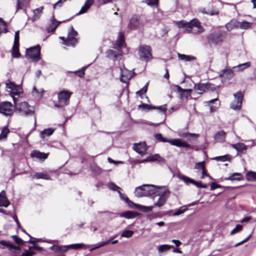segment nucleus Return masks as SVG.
<instances>
[{"mask_svg": "<svg viewBox=\"0 0 256 256\" xmlns=\"http://www.w3.org/2000/svg\"><path fill=\"white\" fill-rule=\"evenodd\" d=\"M206 90L214 91L216 90V88L214 84L210 83L206 84Z\"/></svg>", "mask_w": 256, "mask_h": 256, "instance_id": "nucleus-55", "label": "nucleus"}, {"mask_svg": "<svg viewBox=\"0 0 256 256\" xmlns=\"http://www.w3.org/2000/svg\"><path fill=\"white\" fill-rule=\"evenodd\" d=\"M176 24L180 28H185L188 33L199 34L204 32V28L197 19L194 18L189 22L182 20L176 22Z\"/></svg>", "mask_w": 256, "mask_h": 256, "instance_id": "nucleus-1", "label": "nucleus"}, {"mask_svg": "<svg viewBox=\"0 0 256 256\" xmlns=\"http://www.w3.org/2000/svg\"><path fill=\"white\" fill-rule=\"evenodd\" d=\"M6 91L12 98L14 102H17L18 98L23 92L22 86L9 82L6 83Z\"/></svg>", "mask_w": 256, "mask_h": 256, "instance_id": "nucleus-5", "label": "nucleus"}, {"mask_svg": "<svg viewBox=\"0 0 256 256\" xmlns=\"http://www.w3.org/2000/svg\"><path fill=\"white\" fill-rule=\"evenodd\" d=\"M250 66V62H247L242 64H240L237 66H234V68H238V71H242L246 68H248Z\"/></svg>", "mask_w": 256, "mask_h": 256, "instance_id": "nucleus-38", "label": "nucleus"}, {"mask_svg": "<svg viewBox=\"0 0 256 256\" xmlns=\"http://www.w3.org/2000/svg\"><path fill=\"white\" fill-rule=\"evenodd\" d=\"M78 32L74 30L72 26L70 28L68 32V37L66 39L64 37H60V38L64 41V44L68 46H74L78 42V40L76 38L78 36Z\"/></svg>", "mask_w": 256, "mask_h": 256, "instance_id": "nucleus-7", "label": "nucleus"}, {"mask_svg": "<svg viewBox=\"0 0 256 256\" xmlns=\"http://www.w3.org/2000/svg\"><path fill=\"white\" fill-rule=\"evenodd\" d=\"M214 59L213 54H208L207 56V60L206 62V64L210 66Z\"/></svg>", "mask_w": 256, "mask_h": 256, "instance_id": "nucleus-52", "label": "nucleus"}, {"mask_svg": "<svg viewBox=\"0 0 256 256\" xmlns=\"http://www.w3.org/2000/svg\"><path fill=\"white\" fill-rule=\"evenodd\" d=\"M202 12L204 14H206L210 15L218 14V11L216 9L213 10H208L206 11L205 8H204Z\"/></svg>", "mask_w": 256, "mask_h": 256, "instance_id": "nucleus-49", "label": "nucleus"}, {"mask_svg": "<svg viewBox=\"0 0 256 256\" xmlns=\"http://www.w3.org/2000/svg\"><path fill=\"white\" fill-rule=\"evenodd\" d=\"M178 58L180 60H184V62H189L196 60L195 56L180 54H178Z\"/></svg>", "mask_w": 256, "mask_h": 256, "instance_id": "nucleus-31", "label": "nucleus"}, {"mask_svg": "<svg viewBox=\"0 0 256 256\" xmlns=\"http://www.w3.org/2000/svg\"><path fill=\"white\" fill-rule=\"evenodd\" d=\"M156 139L160 142H168L170 144L172 145L176 146H182L184 148H190V144L185 142H182L180 139H172L168 140L165 138H163L160 134H158L154 135Z\"/></svg>", "mask_w": 256, "mask_h": 256, "instance_id": "nucleus-9", "label": "nucleus"}, {"mask_svg": "<svg viewBox=\"0 0 256 256\" xmlns=\"http://www.w3.org/2000/svg\"><path fill=\"white\" fill-rule=\"evenodd\" d=\"M134 234V232L130 230H124L123 232L121 234V236L122 237H125L127 238H129L131 237Z\"/></svg>", "mask_w": 256, "mask_h": 256, "instance_id": "nucleus-45", "label": "nucleus"}, {"mask_svg": "<svg viewBox=\"0 0 256 256\" xmlns=\"http://www.w3.org/2000/svg\"><path fill=\"white\" fill-rule=\"evenodd\" d=\"M60 22H57L54 20H52V24L48 28V32H54L58 26Z\"/></svg>", "mask_w": 256, "mask_h": 256, "instance_id": "nucleus-37", "label": "nucleus"}, {"mask_svg": "<svg viewBox=\"0 0 256 256\" xmlns=\"http://www.w3.org/2000/svg\"><path fill=\"white\" fill-rule=\"evenodd\" d=\"M0 112L6 116H11L13 114L12 104L9 102L0 103Z\"/></svg>", "mask_w": 256, "mask_h": 256, "instance_id": "nucleus-14", "label": "nucleus"}, {"mask_svg": "<svg viewBox=\"0 0 256 256\" xmlns=\"http://www.w3.org/2000/svg\"><path fill=\"white\" fill-rule=\"evenodd\" d=\"M10 243L5 240H1L0 242V248H4L5 246L8 248Z\"/></svg>", "mask_w": 256, "mask_h": 256, "instance_id": "nucleus-61", "label": "nucleus"}, {"mask_svg": "<svg viewBox=\"0 0 256 256\" xmlns=\"http://www.w3.org/2000/svg\"><path fill=\"white\" fill-rule=\"evenodd\" d=\"M230 155H225L220 156H217L214 158V160H222V162H225L226 160H230Z\"/></svg>", "mask_w": 256, "mask_h": 256, "instance_id": "nucleus-47", "label": "nucleus"}, {"mask_svg": "<svg viewBox=\"0 0 256 256\" xmlns=\"http://www.w3.org/2000/svg\"><path fill=\"white\" fill-rule=\"evenodd\" d=\"M234 100L230 104V108L234 110H240L241 108L243 94L241 92H238L234 94Z\"/></svg>", "mask_w": 256, "mask_h": 256, "instance_id": "nucleus-15", "label": "nucleus"}, {"mask_svg": "<svg viewBox=\"0 0 256 256\" xmlns=\"http://www.w3.org/2000/svg\"><path fill=\"white\" fill-rule=\"evenodd\" d=\"M124 33L120 32L116 42L115 46L113 48V59L121 60L122 54L127 52L126 47Z\"/></svg>", "mask_w": 256, "mask_h": 256, "instance_id": "nucleus-2", "label": "nucleus"}, {"mask_svg": "<svg viewBox=\"0 0 256 256\" xmlns=\"http://www.w3.org/2000/svg\"><path fill=\"white\" fill-rule=\"evenodd\" d=\"M151 48L146 45L142 46L140 47L138 56L140 59L148 60L152 58Z\"/></svg>", "mask_w": 256, "mask_h": 256, "instance_id": "nucleus-13", "label": "nucleus"}, {"mask_svg": "<svg viewBox=\"0 0 256 256\" xmlns=\"http://www.w3.org/2000/svg\"><path fill=\"white\" fill-rule=\"evenodd\" d=\"M180 178L186 184H188L190 183L192 184L194 182V180L186 176H182L180 177Z\"/></svg>", "mask_w": 256, "mask_h": 256, "instance_id": "nucleus-48", "label": "nucleus"}, {"mask_svg": "<svg viewBox=\"0 0 256 256\" xmlns=\"http://www.w3.org/2000/svg\"><path fill=\"white\" fill-rule=\"evenodd\" d=\"M138 214L132 211H127L121 214V216L127 218H132L137 216Z\"/></svg>", "mask_w": 256, "mask_h": 256, "instance_id": "nucleus-32", "label": "nucleus"}, {"mask_svg": "<svg viewBox=\"0 0 256 256\" xmlns=\"http://www.w3.org/2000/svg\"><path fill=\"white\" fill-rule=\"evenodd\" d=\"M119 69L120 72V80L123 82H126L132 77L131 71L126 68L124 65H120Z\"/></svg>", "mask_w": 256, "mask_h": 256, "instance_id": "nucleus-16", "label": "nucleus"}, {"mask_svg": "<svg viewBox=\"0 0 256 256\" xmlns=\"http://www.w3.org/2000/svg\"><path fill=\"white\" fill-rule=\"evenodd\" d=\"M26 56L28 59L38 61L40 57V47L37 46L28 48L26 51Z\"/></svg>", "mask_w": 256, "mask_h": 256, "instance_id": "nucleus-12", "label": "nucleus"}, {"mask_svg": "<svg viewBox=\"0 0 256 256\" xmlns=\"http://www.w3.org/2000/svg\"><path fill=\"white\" fill-rule=\"evenodd\" d=\"M44 8V6H42L33 10V16L32 18V20L33 22H34L40 18L41 14L43 12Z\"/></svg>", "mask_w": 256, "mask_h": 256, "instance_id": "nucleus-22", "label": "nucleus"}, {"mask_svg": "<svg viewBox=\"0 0 256 256\" xmlns=\"http://www.w3.org/2000/svg\"><path fill=\"white\" fill-rule=\"evenodd\" d=\"M134 150L141 155L144 154L146 150L145 142L134 144L133 146Z\"/></svg>", "mask_w": 256, "mask_h": 256, "instance_id": "nucleus-19", "label": "nucleus"}, {"mask_svg": "<svg viewBox=\"0 0 256 256\" xmlns=\"http://www.w3.org/2000/svg\"><path fill=\"white\" fill-rule=\"evenodd\" d=\"M154 160H158L161 163L164 162V160L162 157H160L159 154H158L148 157L146 159L142 160V162Z\"/></svg>", "mask_w": 256, "mask_h": 256, "instance_id": "nucleus-26", "label": "nucleus"}, {"mask_svg": "<svg viewBox=\"0 0 256 256\" xmlns=\"http://www.w3.org/2000/svg\"><path fill=\"white\" fill-rule=\"evenodd\" d=\"M14 44H19V30H18L15 32Z\"/></svg>", "mask_w": 256, "mask_h": 256, "instance_id": "nucleus-58", "label": "nucleus"}, {"mask_svg": "<svg viewBox=\"0 0 256 256\" xmlns=\"http://www.w3.org/2000/svg\"><path fill=\"white\" fill-rule=\"evenodd\" d=\"M173 90L180 94L181 99L184 98H188L190 96V94L192 92V90L190 89H183L178 85H174Z\"/></svg>", "mask_w": 256, "mask_h": 256, "instance_id": "nucleus-17", "label": "nucleus"}, {"mask_svg": "<svg viewBox=\"0 0 256 256\" xmlns=\"http://www.w3.org/2000/svg\"><path fill=\"white\" fill-rule=\"evenodd\" d=\"M183 136L184 137L187 138H194V137H198V134L186 132V133L184 134Z\"/></svg>", "mask_w": 256, "mask_h": 256, "instance_id": "nucleus-54", "label": "nucleus"}, {"mask_svg": "<svg viewBox=\"0 0 256 256\" xmlns=\"http://www.w3.org/2000/svg\"><path fill=\"white\" fill-rule=\"evenodd\" d=\"M194 168L198 170H202L205 169L204 162H198L195 164Z\"/></svg>", "mask_w": 256, "mask_h": 256, "instance_id": "nucleus-50", "label": "nucleus"}, {"mask_svg": "<svg viewBox=\"0 0 256 256\" xmlns=\"http://www.w3.org/2000/svg\"><path fill=\"white\" fill-rule=\"evenodd\" d=\"M186 209L184 208V209H182V210H180V209H179L178 210H177L174 214L173 215L174 216H178V215H180L182 214H183L184 212H185L186 211Z\"/></svg>", "mask_w": 256, "mask_h": 256, "instance_id": "nucleus-62", "label": "nucleus"}, {"mask_svg": "<svg viewBox=\"0 0 256 256\" xmlns=\"http://www.w3.org/2000/svg\"><path fill=\"white\" fill-rule=\"evenodd\" d=\"M12 238L16 244L22 245L24 244V242L22 240L18 237L16 236H12Z\"/></svg>", "mask_w": 256, "mask_h": 256, "instance_id": "nucleus-53", "label": "nucleus"}, {"mask_svg": "<svg viewBox=\"0 0 256 256\" xmlns=\"http://www.w3.org/2000/svg\"><path fill=\"white\" fill-rule=\"evenodd\" d=\"M246 179L248 181H253L256 180V174L252 172H249L246 176Z\"/></svg>", "mask_w": 256, "mask_h": 256, "instance_id": "nucleus-42", "label": "nucleus"}, {"mask_svg": "<svg viewBox=\"0 0 256 256\" xmlns=\"http://www.w3.org/2000/svg\"><path fill=\"white\" fill-rule=\"evenodd\" d=\"M34 254L35 252L26 250L22 253V256H32Z\"/></svg>", "mask_w": 256, "mask_h": 256, "instance_id": "nucleus-59", "label": "nucleus"}, {"mask_svg": "<svg viewBox=\"0 0 256 256\" xmlns=\"http://www.w3.org/2000/svg\"><path fill=\"white\" fill-rule=\"evenodd\" d=\"M10 203L6 197V192L4 190H2L0 193V206L8 207L10 205Z\"/></svg>", "mask_w": 256, "mask_h": 256, "instance_id": "nucleus-21", "label": "nucleus"}, {"mask_svg": "<svg viewBox=\"0 0 256 256\" xmlns=\"http://www.w3.org/2000/svg\"><path fill=\"white\" fill-rule=\"evenodd\" d=\"M144 2L150 6H157L158 0H144Z\"/></svg>", "mask_w": 256, "mask_h": 256, "instance_id": "nucleus-44", "label": "nucleus"}, {"mask_svg": "<svg viewBox=\"0 0 256 256\" xmlns=\"http://www.w3.org/2000/svg\"><path fill=\"white\" fill-rule=\"evenodd\" d=\"M252 23L248 22L246 21H243L240 22L239 27L242 29H247L250 28Z\"/></svg>", "mask_w": 256, "mask_h": 256, "instance_id": "nucleus-41", "label": "nucleus"}, {"mask_svg": "<svg viewBox=\"0 0 256 256\" xmlns=\"http://www.w3.org/2000/svg\"><path fill=\"white\" fill-rule=\"evenodd\" d=\"M10 130L8 127L5 126L2 130L0 134V140L2 139H6L7 137V134L9 133Z\"/></svg>", "mask_w": 256, "mask_h": 256, "instance_id": "nucleus-39", "label": "nucleus"}, {"mask_svg": "<svg viewBox=\"0 0 256 256\" xmlns=\"http://www.w3.org/2000/svg\"><path fill=\"white\" fill-rule=\"evenodd\" d=\"M157 188L152 184H143L136 188L134 194L137 197L152 196L154 194Z\"/></svg>", "mask_w": 256, "mask_h": 256, "instance_id": "nucleus-3", "label": "nucleus"}, {"mask_svg": "<svg viewBox=\"0 0 256 256\" xmlns=\"http://www.w3.org/2000/svg\"><path fill=\"white\" fill-rule=\"evenodd\" d=\"M30 0H17L16 6V12L19 10L22 9L24 6L28 5L30 2Z\"/></svg>", "mask_w": 256, "mask_h": 256, "instance_id": "nucleus-29", "label": "nucleus"}, {"mask_svg": "<svg viewBox=\"0 0 256 256\" xmlns=\"http://www.w3.org/2000/svg\"><path fill=\"white\" fill-rule=\"evenodd\" d=\"M232 146L240 154H245L247 150V146L243 143L232 144Z\"/></svg>", "mask_w": 256, "mask_h": 256, "instance_id": "nucleus-20", "label": "nucleus"}, {"mask_svg": "<svg viewBox=\"0 0 256 256\" xmlns=\"http://www.w3.org/2000/svg\"><path fill=\"white\" fill-rule=\"evenodd\" d=\"M242 226L241 225L238 224L236 228H234L230 232L231 234H234L236 232H240L242 230Z\"/></svg>", "mask_w": 256, "mask_h": 256, "instance_id": "nucleus-51", "label": "nucleus"}, {"mask_svg": "<svg viewBox=\"0 0 256 256\" xmlns=\"http://www.w3.org/2000/svg\"><path fill=\"white\" fill-rule=\"evenodd\" d=\"M206 84H198L194 86L195 90L198 91L199 94H202L206 90Z\"/></svg>", "mask_w": 256, "mask_h": 256, "instance_id": "nucleus-28", "label": "nucleus"}, {"mask_svg": "<svg viewBox=\"0 0 256 256\" xmlns=\"http://www.w3.org/2000/svg\"><path fill=\"white\" fill-rule=\"evenodd\" d=\"M170 194V191L166 187H158L154 195L158 196V199L154 204V206L158 207L162 206L169 197Z\"/></svg>", "mask_w": 256, "mask_h": 256, "instance_id": "nucleus-6", "label": "nucleus"}, {"mask_svg": "<svg viewBox=\"0 0 256 256\" xmlns=\"http://www.w3.org/2000/svg\"><path fill=\"white\" fill-rule=\"evenodd\" d=\"M148 85V83H147L138 92L137 94H145L147 91Z\"/></svg>", "mask_w": 256, "mask_h": 256, "instance_id": "nucleus-56", "label": "nucleus"}, {"mask_svg": "<svg viewBox=\"0 0 256 256\" xmlns=\"http://www.w3.org/2000/svg\"><path fill=\"white\" fill-rule=\"evenodd\" d=\"M72 94V92L68 90H62L58 94V104L54 106L57 108H62L69 104L70 98Z\"/></svg>", "mask_w": 256, "mask_h": 256, "instance_id": "nucleus-8", "label": "nucleus"}, {"mask_svg": "<svg viewBox=\"0 0 256 256\" xmlns=\"http://www.w3.org/2000/svg\"><path fill=\"white\" fill-rule=\"evenodd\" d=\"M14 104V109L16 111H18L22 114L24 115H31L34 114V110H31V106L28 105V103L26 102Z\"/></svg>", "mask_w": 256, "mask_h": 256, "instance_id": "nucleus-10", "label": "nucleus"}, {"mask_svg": "<svg viewBox=\"0 0 256 256\" xmlns=\"http://www.w3.org/2000/svg\"><path fill=\"white\" fill-rule=\"evenodd\" d=\"M226 133L223 131L218 132L214 136L215 140L218 142H222L225 140Z\"/></svg>", "mask_w": 256, "mask_h": 256, "instance_id": "nucleus-24", "label": "nucleus"}, {"mask_svg": "<svg viewBox=\"0 0 256 256\" xmlns=\"http://www.w3.org/2000/svg\"><path fill=\"white\" fill-rule=\"evenodd\" d=\"M242 176L240 173L236 172L232 174L228 178H226L227 180H242Z\"/></svg>", "mask_w": 256, "mask_h": 256, "instance_id": "nucleus-34", "label": "nucleus"}, {"mask_svg": "<svg viewBox=\"0 0 256 256\" xmlns=\"http://www.w3.org/2000/svg\"><path fill=\"white\" fill-rule=\"evenodd\" d=\"M234 72L230 69L224 70H222L220 76L223 78L230 80L234 76Z\"/></svg>", "mask_w": 256, "mask_h": 256, "instance_id": "nucleus-23", "label": "nucleus"}, {"mask_svg": "<svg viewBox=\"0 0 256 256\" xmlns=\"http://www.w3.org/2000/svg\"><path fill=\"white\" fill-rule=\"evenodd\" d=\"M31 156L32 158H36L39 160H45L47 158V154L40 152L38 151H34L31 153Z\"/></svg>", "mask_w": 256, "mask_h": 256, "instance_id": "nucleus-27", "label": "nucleus"}, {"mask_svg": "<svg viewBox=\"0 0 256 256\" xmlns=\"http://www.w3.org/2000/svg\"><path fill=\"white\" fill-rule=\"evenodd\" d=\"M226 37L225 33L218 30L210 34L208 37V40L210 44H218L222 42Z\"/></svg>", "mask_w": 256, "mask_h": 256, "instance_id": "nucleus-11", "label": "nucleus"}, {"mask_svg": "<svg viewBox=\"0 0 256 256\" xmlns=\"http://www.w3.org/2000/svg\"><path fill=\"white\" fill-rule=\"evenodd\" d=\"M121 188L113 183V191L117 192L122 200H124L130 206L142 210L144 212H148L152 210L154 206H146L136 204L131 202L128 198L124 194L121 192Z\"/></svg>", "mask_w": 256, "mask_h": 256, "instance_id": "nucleus-4", "label": "nucleus"}, {"mask_svg": "<svg viewBox=\"0 0 256 256\" xmlns=\"http://www.w3.org/2000/svg\"><path fill=\"white\" fill-rule=\"evenodd\" d=\"M148 110L157 109L160 112L164 113L166 110V105L161 106L158 107L146 105Z\"/></svg>", "mask_w": 256, "mask_h": 256, "instance_id": "nucleus-36", "label": "nucleus"}, {"mask_svg": "<svg viewBox=\"0 0 256 256\" xmlns=\"http://www.w3.org/2000/svg\"><path fill=\"white\" fill-rule=\"evenodd\" d=\"M32 179L42 178V179L47 180L50 179L49 176L47 174L43 173V172H36L32 176Z\"/></svg>", "mask_w": 256, "mask_h": 256, "instance_id": "nucleus-30", "label": "nucleus"}, {"mask_svg": "<svg viewBox=\"0 0 256 256\" xmlns=\"http://www.w3.org/2000/svg\"><path fill=\"white\" fill-rule=\"evenodd\" d=\"M144 25L143 20L138 15L134 16L130 20V26L131 28H137Z\"/></svg>", "mask_w": 256, "mask_h": 256, "instance_id": "nucleus-18", "label": "nucleus"}, {"mask_svg": "<svg viewBox=\"0 0 256 256\" xmlns=\"http://www.w3.org/2000/svg\"><path fill=\"white\" fill-rule=\"evenodd\" d=\"M240 22L236 20H232L226 24V28L228 31L239 27Z\"/></svg>", "mask_w": 256, "mask_h": 256, "instance_id": "nucleus-25", "label": "nucleus"}, {"mask_svg": "<svg viewBox=\"0 0 256 256\" xmlns=\"http://www.w3.org/2000/svg\"><path fill=\"white\" fill-rule=\"evenodd\" d=\"M66 246H67V248H68V250L70 248H72L74 250L80 249V248H82L83 246H84V244L81 243V244H70V245H68Z\"/></svg>", "mask_w": 256, "mask_h": 256, "instance_id": "nucleus-43", "label": "nucleus"}, {"mask_svg": "<svg viewBox=\"0 0 256 256\" xmlns=\"http://www.w3.org/2000/svg\"><path fill=\"white\" fill-rule=\"evenodd\" d=\"M54 132V130L51 128L46 129L40 132V137L44 139V138L45 136H51L53 134Z\"/></svg>", "mask_w": 256, "mask_h": 256, "instance_id": "nucleus-33", "label": "nucleus"}, {"mask_svg": "<svg viewBox=\"0 0 256 256\" xmlns=\"http://www.w3.org/2000/svg\"><path fill=\"white\" fill-rule=\"evenodd\" d=\"M19 44H14L12 50V56L14 58H18L20 54L18 50Z\"/></svg>", "mask_w": 256, "mask_h": 256, "instance_id": "nucleus-35", "label": "nucleus"}, {"mask_svg": "<svg viewBox=\"0 0 256 256\" xmlns=\"http://www.w3.org/2000/svg\"><path fill=\"white\" fill-rule=\"evenodd\" d=\"M88 8L84 5L82 8L77 14H81L86 12Z\"/></svg>", "mask_w": 256, "mask_h": 256, "instance_id": "nucleus-63", "label": "nucleus"}, {"mask_svg": "<svg viewBox=\"0 0 256 256\" xmlns=\"http://www.w3.org/2000/svg\"><path fill=\"white\" fill-rule=\"evenodd\" d=\"M56 252H64L68 251V248L66 246H56V249L54 250Z\"/></svg>", "mask_w": 256, "mask_h": 256, "instance_id": "nucleus-46", "label": "nucleus"}, {"mask_svg": "<svg viewBox=\"0 0 256 256\" xmlns=\"http://www.w3.org/2000/svg\"><path fill=\"white\" fill-rule=\"evenodd\" d=\"M8 248L10 250H20V248L19 246H16L12 244H10V246H9Z\"/></svg>", "mask_w": 256, "mask_h": 256, "instance_id": "nucleus-64", "label": "nucleus"}, {"mask_svg": "<svg viewBox=\"0 0 256 256\" xmlns=\"http://www.w3.org/2000/svg\"><path fill=\"white\" fill-rule=\"evenodd\" d=\"M172 247V246L168 244H162L158 246V251L159 252H163L168 251Z\"/></svg>", "mask_w": 256, "mask_h": 256, "instance_id": "nucleus-40", "label": "nucleus"}, {"mask_svg": "<svg viewBox=\"0 0 256 256\" xmlns=\"http://www.w3.org/2000/svg\"><path fill=\"white\" fill-rule=\"evenodd\" d=\"M66 1V0H59L54 5V8H56V7H60L62 4Z\"/></svg>", "mask_w": 256, "mask_h": 256, "instance_id": "nucleus-57", "label": "nucleus"}, {"mask_svg": "<svg viewBox=\"0 0 256 256\" xmlns=\"http://www.w3.org/2000/svg\"><path fill=\"white\" fill-rule=\"evenodd\" d=\"M94 2V0H86L84 5L89 8Z\"/></svg>", "mask_w": 256, "mask_h": 256, "instance_id": "nucleus-60", "label": "nucleus"}]
</instances>
